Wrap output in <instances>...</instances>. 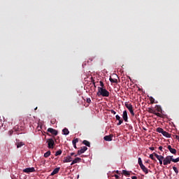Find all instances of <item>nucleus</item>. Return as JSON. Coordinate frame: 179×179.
Returning a JSON list of instances; mask_svg holds the SVG:
<instances>
[{
    "mask_svg": "<svg viewBox=\"0 0 179 179\" xmlns=\"http://www.w3.org/2000/svg\"><path fill=\"white\" fill-rule=\"evenodd\" d=\"M98 90L99 92H97V96H102L103 97H109V92H108L107 90L99 87Z\"/></svg>",
    "mask_w": 179,
    "mask_h": 179,
    "instance_id": "1",
    "label": "nucleus"
},
{
    "mask_svg": "<svg viewBox=\"0 0 179 179\" xmlns=\"http://www.w3.org/2000/svg\"><path fill=\"white\" fill-rule=\"evenodd\" d=\"M171 157H173V156H168L162 160L164 166L170 164V163L172 162Z\"/></svg>",
    "mask_w": 179,
    "mask_h": 179,
    "instance_id": "2",
    "label": "nucleus"
},
{
    "mask_svg": "<svg viewBox=\"0 0 179 179\" xmlns=\"http://www.w3.org/2000/svg\"><path fill=\"white\" fill-rule=\"evenodd\" d=\"M126 108H127L128 110L131 113V116H134V112L133 111V106L131 103H124Z\"/></svg>",
    "mask_w": 179,
    "mask_h": 179,
    "instance_id": "3",
    "label": "nucleus"
},
{
    "mask_svg": "<svg viewBox=\"0 0 179 179\" xmlns=\"http://www.w3.org/2000/svg\"><path fill=\"white\" fill-rule=\"evenodd\" d=\"M47 143L48 144L49 149L54 148V140L52 138H49L47 140Z\"/></svg>",
    "mask_w": 179,
    "mask_h": 179,
    "instance_id": "4",
    "label": "nucleus"
},
{
    "mask_svg": "<svg viewBox=\"0 0 179 179\" xmlns=\"http://www.w3.org/2000/svg\"><path fill=\"white\" fill-rule=\"evenodd\" d=\"M34 172H35V169L34 167L23 169V173H25L27 174H29L30 173Z\"/></svg>",
    "mask_w": 179,
    "mask_h": 179,
    "instance_id": "5",
    "label": "nucleus"
},
{
    "mask_svg": "<svg viewBox=\"0 0 179 179\" xmlns=\"http://www.w3.org/2000/svg\"><path fill=\"white\" fill-rule=\"evenodd\" d=\"M47 131L54 136L58 135V131L55 130V129L49 128L48 129H47Z\"/></svg>",
    "mask_w": 179,
    "mask_h": 179,
    "instance_id": "6",
    "label": "nucleus"
},
{
    "mask_svg": "<svg viewBox=\"0 0 179 179\" xmlns=\"http://www.w3.org/2000/svg\"><path fill=\"white\" fill-rule=\"evenodd\" d=\"M87 150V147H86V146L83 147L80 150H78V155L79 156V155L83 154Z\"/></svg>",
    "mask_w": 179,
    "mask_h": 179,
    "instance_id": "7",
    "label": "nucleus"
},
{
    "mask_svg": "<svg viewBox=\"0 0 179 179\" xmlns=\"http://www.w3.org/2000/svg\"><path fill=\"white\" fill-rule=\"evenodd\" d=\"M122 119H123V120H124V122H128V116H127V110H123Z\"/></svg>",
    "mask_w": 179,
    "mask_h": 179,
    "instance_id": "8",
    "label": "nucleus"
},
{
    "mask_svg": "<svg viewBox=\"0 0 179 179\" xmlns=\"http://www.w3.org/2000/svg\"><path fill=\"white\" fill-rule=\"evenodd\" d=\"M113 137V135L110 134V135H108V136H104L103 139L106 141L110 142V141H112Z\"/></svg>",
    "mask_w": 179,
    "mask_h": 179,
    "instance_id": "9",
    "label": "nucleus"
},
{
    "mask_svg": "<svg viewBox=\"0 0 179 179\" xmlns=\"http://www.w3.org/2000/svg\"><path fill=\"white\" fill-rule=\"evenodd\" d=\"M73 158L71 156H67L65 158H64V163H69L72 162Z\"/></svg>",
    "mask_w": 179,
    "mask_h": 179,
    "instance_id": "10",
    "label": "nucleus"
},
{
    "mask_svg": "<svg viewBox=\"0 0 179 179\" xmlns=\"http://www.w3.org/2000/svg\"><path fill=\"white\" fill-rule=\"evenodd\" d=\"M154 155L155 157H156L158 161H163L164 159H165L164 157H163L162 155H159L157 153H154Z\"/></svg>",
    "mask_w": 179,
    "mask_h": 179,
    "instance_id": "11",
    "label": "nucleus"
},
{
    "mask_svg": "<svg viewBox=\"0 0 179 179\" xmlns=\"http://www.w3.org/2000/svg\"><path fill=\"white\" fill-rule=\"evenodd\" d=\"M81 159L79 157H77L74 159L73 160L71 161L72 163H71V166L75 165L77 163H79L80 162Z\"/></svg>",
    "mask_w": 179,
    "mask_h": 179,
    "instance_id": "12",
    "label": "nucleus"
},
{
    "mask_svg": "<svg viewBox=\"0 0 179 179\" xmlns=\"http://www.w3.org/2000/svg\"><path fill=\"white\" fill-rule=\"evenodd\" d=\"M140 169L143 171V172L145 173V174H148L149 173V169L146 168L144 165L140 166Z\"/></svg>",
    "mask_w": 179,
    "mask_h": 179,
    "instance_id": "13",
    "label": "nucleus"
},
{
    "mask_svg": "<svg viewBox=\"0 0 179 179\" xmlns=\"http://www.w3.org/2000/svg\"><path fill=\"white\" fill-rule=\"evenodd\" d=\"M168 150L169 151H170V152H171V154H176V149H173L171 148V145H168Z\"/></svg>",
    "mask_w": 179,
    "mask_h": 179,
    "instance_id": "14",
    "label": "nucleus"
},
{
    "mask_svg": "<svg viewBox=\"0 0 179 179\" xmlns=\"http://www.w3.org/2000/svg\"><path fill=\"white\" fill-rule=\"evenodd\" d=\"M59 170H60V168L54 169L53 172H52V173H50V176H55V175L59 173Z\"/></svg>",
    "mask_w": 179,
    "mask_h": 179,
    "instance_id": "15",
    "label": "nucleus"
},
{
    "mask_svg": "<svg viewBox=\"0 0 179 179\" xmlns=\"http://www.w3.org/2000/svg\"><path fill=\"white\" fill-rule=\"evenodd\" d=\"M70 134V131H69L68 129L65 128L62 129V134L64 135H69Z\"/></svg>",
    "mask_w": 179,
    "mask_h": 179,
    "instance_id": "16",
    "label": "nucleus"
},
{
    "mask_svg": "<svg viewBox=\"0 0 179 179\" xmlns=\"http://www.w3.org/2000/svg\"><path fill=\"white\" fill-rule=\"evenodd\" d=\"M162 135H163V136H165V137H166V138H169L170 137H171V134H170L169 133H168V132H163V133H161Z\"/></svg>",
    "mask_w": 179,
    "mask_h": 179,
    "instance_id": "17",
    "label": "nucleus"
},
{
    "mask_svg": "<svg viewBox=\"0 0 179 179\" xmlns=\"http://www.w3.org/2000/svg\"><path fill=\"white\" fill-rule=\"evenodd\" d=\"M83 144H84V145H87V148H90V142L87 141V140H84L83 141Z\"/></svg>",
    "mask_w": 179,
    "mask_h": 179,
    "instance_id": "18",
    "label": "nucleus"
},
{
    "mask_svg": "<svg viewBox=\"0 0 179 179\" xmlns=\"http://www.w3.org/2000/svg\"><path fill=\"white\" fill-rule=\"evenodd\" d=\"M16 145H17V148H21L22 146H24V143H23V142H19V143H16Z\"/></svg>",
    "mask_w": 179,
    "mask_h": 179,
    "instance_id": "19",
    "label": "nucleus"
},
{
    "mask_svg": "<svg viewBox=\"0 0 179 179\" xmlns=\"http://www.w3.org/2000/svg\"><path fill=\"white\" fill-rule=\"evenodd\" d=\"M156 131L159 133V134H162V133H164V132H166V131H164L163 129H162L161 127H158L156 129Z\"/></svg>",
    "mask_w": 179,
    "mask_h": 179,
    "instance_id": "20",
    "label": "nucleus"
},
{
    "mask_svg": "<svg viewBox=\"0 0 179 179\" xmlns=\"http://www.w3.org/2000/svg\"><path fill=\"white\" fill-rule=\"evenodd\" d=\"M109 81H110L111 83L117 84V79L116 78H109Z\"/></svg>",
    "mask_w": 179,
    "mask_h": 179,
    "instance_id": "21",
    "label": "nucleus"
},
{
    "mask_svg": "<svg viewBox=\"0 0 179 179\" xmlns=\"http://www.w3.org/2000/svg\"><path fill=\"white\" fill-rule=\"evenodd\" d=\"M50 156V151H47V152H45V155H43V157H44L45 158H48V157H49Z\"/></svg>",
    "mask_w": 179,
    "mask_h": 179,
    "instance_id": "22",
    "label": "nucleus"
},
{
    "mask_svg": "<svg viewBox=\"0 0 179 179\" xmlns=\"http://www.w3.org/2000/svg\"><path fill=\"white\" fill-rule=\"evenodd\" d=\"M155 157V154L152 153L151 155H150V159H151L152 160L155 161V162H157V160L154 157Z\"/></svg>",
    "mask_w": 179,
    "mask_h": 179,
    "instance_id": "23",
    "label": "nucleus"
},
{
    "mask_svg": "<svg viewBox=\"0 0 179 179\" xmlns=\"http://www.w3.org/2000/svg\"><path fill=\"white\" fill-rule=\"evenodd\" d=\"M122 174H123L124 176H129L130 175V173L128 172V171H126V170H122Z\"/></svg>",
    "mask_w": 179,
    "mask_h": 179,
    "instance_id": "24",
    "label": "nucleus"
},
{
    "mask_svg": "<svg viewBox=\"0 0 179 179\" xmlns=\"http://www.w3.org/2000/svg\"><path fill=\"white\" fill-rule=\"evenodd\" d=\"M62 150H59L55 152V157H58L59 155H62Z\"/></svg>",
    "mask_w": 179,
    "mask_h": 179,
    "instance_id": "25",
    "label": "nucleus"
},
{
    "mask_svg": "<svg viewBox=\"0 0 179 179\" xmlns=\"http://www.w3.org/2000/svg\"><path fill=\"white\" fill-rule=\"evenodd\" d=\"M156 110H157V112L162 113V108H161L160 106H156Z\"/></svg>",
    "mask_w": 179,
    "mask_h": 179,
    "instance_id": "26",
    "label": "nucleus"
},
{
    "mask_svg": "<svg viewBox=\"0 0 179 179\" xmlns=\"http://www.w3.org/2000/svg\"><path fill=\"white\" fill-rule=\"evenodd\" d=\"M148 113L152 114V113H156V112L155 111V110H153L151 108H148Z\"/></svg>",
    "mask_w": 179,
    "mask_h": 179,
    "instance_id": "27",
    "label": "nucleus"
},
{
    "mask_svg": "<svg viewBox=\"0 0 179 179\" xmlns=\"http://www.w3.org/2000/svg\"><path fill=\"white\" fill-rule=\"evenodd\" d=\"M171 160H172V162L177 163L179 162V157L176 159H173V157H171Z\"/></svg>",
    "mask_w": 179,
    "mask_h": 179,
    "instance_id": "28",
    "label": "nucleus"
},
{
    "mask_svg": "<svg viewBox=\"0 0 179 179\" xmlns=\"http://www.w3.org/2000/svg\"><path fill=\"white\" fill-rule=\"evenodd\" d=\"M138 164L139 166H144V164H143V162L141 161V158H138Z\"/></svg>",
    "mask_w": 179,
    "mask_h": 179,
    "instance_id": "29",
    "label": "nucleus"
},
{
    "mask_svg": "<svg viewBox=\"0 0 179 179\" xmlns=\"http://www.w3.org/2000/svg\"><path fill=\"white\" fill-rule=\"evenodd\" d=\"M172 169L176 174H178V170L177 169L176 166H172Z\"/></svg>",
    "mask_w": 179,
    "mask_h": 179,
    "instance_id": "30",
    "label": "nucleus"
},
{
    "mask_svg": "<svg viewBox=\"0 0 179 179\" xmlns=\"http://www.w3.org/2000/svg\"><path fill=\"white\" fill-rule=\"evenodd\" d=\"M115 117L116 118V120H117V121L123 120L122 119H121V117H120L119 115H116L115 116Z\"/></svg>",
    "mask_w": 179,
    "mask_h": 179,
    "instance_id": "31",
    "label": "nucleus"
},
{
    "mask_svg": "<svg viewBox=\"0 0 179 179\" xmlns=\"http://www.w3.org/2000/svg\"><path fill=\"white\" fill-rule=\"evenodd\" d=\"M78 143V138H76V139L72 141V144L73 145H75V144H76Z\"/></svg>",
    "mask_w": 179,
    "mask_h": 179,
    "instance_id": "32",
    "label": "nucleus"
},
{
    "mask_svg": "<svg viewBox=\"0 0 179 179\" xmlns=\"http://www.w3.org/2000/svg\"><path fill=\"white\" fill-rule=\"evenodd\" d=\"M150 101L151 102V104L155 103V99L152 96L150 97Z\"/></svg>",
    "mask_w": 179,
    "mask_h": 179,
    "instance_id": "33",
    "label": "nucleus"
},
{
    "mask_svg": "<svg viewBox=\"0 0 179 179\" xmlns=\"http://www.w3.org/2000/svg\"><path fill=\"white\" fill-rule=\"evenodd\" d=\"M119 121V122L117 124V126H120L121 125L123 122H124V120H117Z\"/></svg>",
    "mask_w": 179,
    "mask_h": 179,
    "instance_id": "34",
    "label": "nucleus"
},
{
    "mask_svg": "<svg viewBox=\"0 0 179 179\" xmlns=\"http://www.w3.org/2000/svg\"><path fill=\"white\" fill-rule=\"evenodd\" d=\"M152 114L155 115H157V117H162V115L159 113H152Z\"/></svg>",
    "mask_w": 179,
    "mask_h": 179,
    "instance_id": "35",
    "label": "nucleus"
},
{
    "mask_svg": "<svg viewBox=\"0 0 179 179\" xmlns=\"http://www.w3.org/2000/svg\"><path fill=\"white\" fill-rule=\"evenodd\" d=\"M86 101H87V103L88 104H90V103H91V99H90V98H87Z\"/></svg>",
    "mask_w": 179,
    "mask_h": 179,
    "instance_id": "36",
    "label": "nucleus"
},
{
    "mask_svg": "<svg viewBox=\"0 0 179 179\" xmlns=\"http://www.w3.org/2000/svg\"><path fill=\"white\" fill-rule=\"evenodd\" d=\"M13 130L8 131V136H11V135H13Z\"/></svg>",
    "mask_w": 179,
    "mask_h": 179,
    "instance_id": "37",
    "label": "nucleus"
},
{
    "mask_svg": "<svg viewBox=\"0 0 179 179\" xmlns=\"http://www.w3.org/2000/svg\"><path fill=\"white\" fill-rule=\"evenodd\" d=\"M110 113L113 115H115L116 114V112L114 110H113V109L110 110Z\"/></svg>",
    "mask_w": 179,
    "mask_h": 179,
    "instance_id": "38",
    "label": "nucleus"
},
{
    "mask_svg": "<svg viewBox=\"0 0 179 179\" xmlns=\"http://www.w3.org/2000/svg\"><path fill=\"white\" fill-rule=\"evenodd\" d=\"M99 85H101V87L103 88V87H104V84H103L102 81H99Z\"/></svg>",
    "mask_w": 179,
    "mask_h": 179,
    "instance_id": "39",
    "label": "nucleus"
},
{
    "mask_svg": "<svg viewBox=\"0 0 179 179\" xmlns=\"http://www.w3.org/2000/svg\"><path fill=\"white\" fill-rule=\"evenodd\" d=\"M50 123H52V124H55V120H52V121H50Z\"/></svg>",
    "mask_w": 179,
    "mask_h": 179,
    "instance_id": "40",
    "label": "nucleus"
},
{
    "mask_svg": "<svg viewBox=\"0 0 179 179\" xmlns=\"http://www.w3.org/2000/svg\"><path fill=\"white\" fill-rule=\"evenodd\" d=\"M148 149H150V150H152V151L155 150V148L153 147H150Z\"/></svg>",
    "mask_w": 179,
    "mask_h": 179,
    "instance_id": "41",
    "label": "nucleus"
},
{
    "mask_svg": "<svg viewBox=\"0 0 179 179\" xmlns=\"http://www.w3.org/2000/svg\"><path fill=\"white\" fill-rule=\"evenodd\" d=\"M159 164H160V165L164 164V162H163L162 160H159Z\"/></svg>",
    "mask_w": 179,
    "mask_h": 179,
    "instance_id": "42",
    "label": "nucleus"
},
{
    "mask_svg": "<svg viewBox=\"0 0 179 179\" xmlns=\"http://www.w3.org/2000/svg\"><path fill=\"white\" fill-rule=\"evenodd\" d=\"M119 176L118 175H115V178H116V179H119Z\"/></svg>",
    "mask_w": 179,
    "mask_h": 179,
    "instance_id": "43",
    "label": "nucleus"
},
{
    "mask_svg": "<svg viewBox=\"0 0 179 179\" xmlns=\"http://www.w3.org/2000/svg\"><path fill=\"white\" fill-rule=\"evenodd\" d=\"M160 151H162V150H163V147L159 146V148H158Z\"/></svg>",
    "mask_w": 179,
    "mask_h": 179,
    "instance_id": "44",
    "label": "nucleus"
},
{
    "mask_svg": "<svg viewBox=\"0 0 179 179\" xmlns=\"http://www.w3.org/2000/svg\"><path fill=\"white\" fill-rule=\"evenodd\" d=\"M131 179H137L136 176H131Z\"/></svg>",
    "mask_w": 179,
    "mask_h": 179,
    "instance_id": "45",
    "label": "nucleus"
},
{
    "mask_svg": "<svg viewBox=\"0 0 179 179\" xmlns=\"http://www.w3.org/2000/svg\"><path fill=\"white\" fill-rule=\"evenodd\" d=\"M75 155V153L72 152L70 154V156H74Z\"/></svg>",
    "mask_w": 179,
    "mask_h": 179,
    "instance_id": "46",
    "label": "nucleus"
},
{
    "mask_svg": "<svg viewBox=\"0 0 179 179\" xmlns=\"http://www.w3.org/2000/svg\"><path fill=\"white\" fill-rule=\"evenodd\" d=\"M73 148H76V149H77V146H76V144H73Z\"/></svg>",
    "mask_w": 179,
    "mask_h": 179,
    "instance_id": "47",
    "label": "nucleus"
},
{
    "mask_svg": "<svg viewBox=\"0 0 179 179\" xmlns=\"http://www.w3.org/2000/svg\"><path fill=\"white\" fill-rule=\"evenodd\" d=\"M116 174H119V171H116Z\"/></svg>",
    "mask_w": 179,
    "mask_h": 179,
    "instance_id": "48",
    "label": "nucleus"
},
{
    "mask_svg": "<svg viewBox=\"0 0 179 179\" xmlns=\"http://www.w3.org/2000/svg\"><path fill=\"white\" fill-rule=\"evenodd\" d=\"M146 163H149V160L146 161Z\"/></svg>",
    "mask_w": 179,
    "mask_h": 179,
    "instance_id": "49",
    "label": "nucleus"
},
{
    "mask_svg": "<svg viewBox=\"0 0 179 179\" xmlns=\"http://www.w3.org/2000/svg\"><path fill=\"white\" fill-rule=\"evenodd\" d=\"M94 85H95V83H93Z\"/></svg>",
    "mask_w": 179,
    "mask_h": 179,
    "instance_id": "50",
    "label": "nucleus"
},
{
    "mask_svg": "<svg viewBox=\"0 0 179 179\" xmlns=\"http://www.w3.org/2000/svg\"><path fill=\"white\" fill-rule=\"evenodd\" d=\"M77 157V155H74V157Z\"/></svg>",
    "mask_w": 179,
    "mask_h": 179,
    "instance_id": "51",
    "label": "nucleus"
},
{
    "mask_svg": "<svg viewBox=\"0 0 179 179\" xmlns=\"http://www.w3.org/2000/svg\"><path fill=\"white\" fill-rule=\"evenodd\" d=\"M127 179H131V178H127Z\"/></svg>",
    "mask_w": 179,
    "mask_h": 179,
    "instance_id": "52",
    "label": "nucleus"
}]
</instances>
